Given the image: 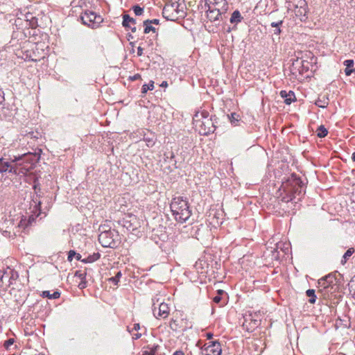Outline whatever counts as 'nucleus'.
Masks as SVG:
<instances>
[{
	"label": "nucleus",
	"mask_w": 355,
	"mask_h": 355,
	"mask_svg": "<svg viewBox=\"0 0 355 355\" xmlns=\"http://www.w3.org/2000/svg\"><path fill=\"white\" fill-rule=\"evenodd\" d=\"M40 156L37 153H24L18 155H10L12 166L19 171L16 175L26 174L40 160Z\"/></svg>",
	"instance_id": "f257e3e1"
},
{
	"label": "nucleus",
	"mask_w": 355,
	"mask_h": 355,
	"mask_svg": "<svg viewBox=\"0 0 355 355\" xmlns=\"http://www.w3.org/2000/svg\"><path fill=\"white\" fill-rule=\"evenodd\" d=\"M170 208L176 221L185 223L191 216V211L186 198L174 197L170 204Z\"/></svg>",
	"instance_id": "f03ea898"
},
{
	"label": "nucleus",
	"mask_w": 355,
	"mask_h": 355,
	"mask_svg": "<svg viewBox=\"0 0 355 355\" xmlns=\"http://www.w3.org/2000/svg\"><path fill=\"white\" fill-rule=\"evenodd\" d=\"M193 124L202 135L213 133L216 130L213 119L209 117V112L205 110L196 112L193 116Z\"/></svg>",
	"instance_id": "7ed1b4c3"
},
{
	"label": "nucleus",
	"mask_w": 355,
	"mask_h": 355,
	"mask_svg": "<svg viewBox=\"0 0 355 355\" xmlns=\"http://www.w3.org/2000/svg\"><path fill=\"white\" fill-rule=\"evenodd\" d=\"M304 184L301 179L295 175H292L286 182H283L282 187L286 193L287 196L283 197L282 200L288 202L293 200L296 196H300L303 192Z\"/></svg>",
	"instance_id": "20e7f679"
},
{
	"label": "nucleus",
	"mask_w": 355,
	"mask_h": 355,
	"mask_svg": "<svg viewBox=\"0 0 355 355\" xmlns=\"http://www.w3.org/2000/svg\"><path fill=\"white\" fill-rule=\"evenodd\" d=\"M101 234L98 235V241L104 248H114L116 246L115 237L118 236L117 232L114 230H107L105 225L99 227Z\"/></svg>",
	"instance_id": "39448f33"
},
{
	"label": "nucleus",
	"mask_w": 355,
	"mask_h": 355,
	"mask_svg": "<svg viewBox=\"0 0 355 355\" xmlns=\"http://www.w3.org/2000/svg\"><path fill=\"white\" fill-rule=\"evenodd\" d=\"M80 19L83 24L87 25L88 27L92 28H97L103 21V18L101 15L89 10H85L80 16Z\"/></svg>",
	"instance_id": "423d86ee"
},
{
	"label": "nucleus",
	"mask_w": 355,
	"mask_h": 355,
	"mask_svg": "<svg viewBox=\"0 0 355 355\" xmlns=\"http://www.w3.org/2000/svg\"><path fill=\"white\" fill-rule=\"evenodd\" d=\"M337 279L336 274L330 273L318 280V286L327 292H331L337 288Z\"/></svg>",
	"instance_id": "0eeeda50"
},
{
	"label": "nucleus",
	"mask_w": 355,
	"mask_h": 355,
	"mask_svg": "<svg viewBox=\"0 0 355 355\" xmlns=\"http://www.w3.org/2000/svg\"><path fill=\"white\" fill-rule=\"evenodd\" d=\"M222 348L218 341H209L201 349L202 355H221Z\"/></svg>",
	"instance_id": "6e6552de"
},
{
	"label": "nucleus",
	"mask_w": 355,
	"mask_h": 355,
	"mask_svg": "<svg viewBox=\"0 0 355 355\" xmlns=\"http://www.w3.org/2000/svg\"><path fill=\"white\" fill-rule=\"evenodd\" d=\"M205 6L227 12L229 8V3L227 0H205Z\"/></svg>",
	"instance_id": "1a4fd4ad"
},
{
	"label": "nucleus",
	"mask_w": 355,
	"mask_h": 355,
	"mask_svg": "<svg viewBox=\"0 0 355 355\" xmlns=\"http://www.w3.org/2000/svg\"><path fill=\"white\" fill-rule=\"evenodd\" d=\"M207 8H208L206 10L207 17L211 22H216L223 20V17H225V15L226 14V12H223L216 8L211 7Z\"/></svg>",
	"instance_id": "9d476101"
},
{
	"label": "nucleus",
	"mask_w": 355,
	"mask_h": 355,
	"mask_svg": "<svg viewBox=\"0 0 355 355\" xmlns=\"http://www.w3.org/2000/svg\"><path fill=\"white\" fill-rule=\"evenodd\" d=\"M142 355H164L158 344H148L143 347Z\"/></svg>",
	"instance_id": "9b49d317"
},
{
	"label": "nucleus",
	"mask_w": 355,
	"mask_h": 355,
	"mask_svg": "<svg viewBox=\"0 0 355 355\" xmlns=\"http://www.w3.org/2000/svg\"><path fill=\"white\" fill-rule=\"evenodd\" d=\"M8 172L9 173L17 174L19 173L17 168L12 166L11 160H6L3 157H0V173Z\"/></svg>",
	"instance_id": "f8f14e48"
},
{
	"label": "nucleus",
	"mask_w": 355,
	"mask_h": 355,
	"mask_svg": "<svg viewBox=\"0 0 355 355\" xmlns=\"http://www.w3.org/2000/svg\"><path fill=\"white\" fill-rule=\"evenodd\" d=\"M135 24L136 20L134 18L127 14L123 15L122 25L125 29H130L132 33H135L137 31Z\"/></svg>",
	"instance_id": "ddd939ff"
},
{
	"label": "nucleus",
	"mask_w": 355,
	"mask_h": 355,
	"mask_svg": "<svg viewBox=\"0 0 355 355\" xmlns=\"http://www.w3.org/2000/svg\"><path fill=\"white\" fill-rule=\"evenodd\" d=\"M308 64L307 61L297 58L293 62V69H297L300 73L302 74L309 70Z\"/></svg>",
	"instance_id": "4468645a"
},
{
	"label": "nucleus",
	"mask_w": 355,
	"mask_h": 355,
	"mask_svg": "<svg viewBox=\"0 0 355 355\" xmlns=\"http://www.w3.org/2000/svg\"><path fill=\"white\" fill-rule=\"evenodd\" d=\"M174 4L166 5L162 10L163 17L167 20L174 21L176 15L174 14Z\"/></svg>",
	"instance_id": "2eb2a0df"
},
{
	"label": "nucleus",
	"mask_w": 355,
	"mask_h": 355,
	"mask_svg": "<svg viewBox=\"0 0 355 355\" xmlns=\"http://www.w3.org/2000/svg\"><path fill=\"white\" fill-rule=\"evenodd\" d=\"M169 314V308L168 304L164 302H160L157 308V314L155 315L157 318H166Z\"/></svg>",
	"instance_id": "dca6fc26"
},
{
	"label": "nucleus",
	"mask_w": 355,
	"mask_h": 355,
	"mask_svg": "<svg viewBox=\"0 0 355 355\" xmlns=\"http://www.w3.org/2000/svg\"><path fill=\"white\" fill-rule=\"evenodd\" d=\"M280 96L284 99V103L286 105L291 104L292 102L296 101L295 93L293 91L286 92L282 90L280 92Z\"/></svg>",
	"instance_id": "f3484780"
},
{
	"label": "nucleus",
	"mask_w": 355,
	"mask_h": 355,
	"mask_svg": "<svg viewBox=\"0 0 355 355\" xmlns=\"http://www.w3.org/2000/svg\"><path fill=\"white\" fill-rule=\"evenodd\" d=\"M243 19V16L241 15L239 10H234L230 17V22L236 26L239 23L241 22Z\"/></svg>",
	"instance_id": "a211bd4d"
},
{
	"label": "nucleus",
	"mask_w": 355,
	"mask_h": 355,
	"mask_svg": "<svg viewBox=\"0 0 355 355\" xmlns=\"http://www.w3.org/2000/svg\"><path fill=\"white\" fill-rule=\"evenodd\" d=\"M164 160L165 162H168L169 164L168 167L177 168L176 161L175 160V155L173 152H168L167 153H164Z\"/></svg>",
	"instance_id": "6ab92c4d"
},
{
	"label": "nucleus",
	"mask_w": 355,
	"mask_h": 355,
	"mask_svg": "<svg viewBox=\"0 0 355 355\" xmlns=\"http://www.w3.org/2000/svg\"><path fill=\"white\" fill-rule=\"evenodd\" d=\"M131 219L130 220H123V226L129 231H134L137 229V226L136 223V218L135 217H130Z\"/></svg>",
	"instance_id": "aec40b11"
},
{
	"label": "nucleus",
	"mask_w": 355,
	"mask_h": 355,
	"mask_svg": "<svg viewBox=\"0 0 355 355\" xmlns=\"http://www.w3.org/2000/svg\"><path fill=\"white\" fill-rule=\"evenodd\" d=\"M35 217L33 215H31L28 217V219L27 220L26 218H21L19 226L20 227L26 228L28 225H31L33 222H35Z\"/></svg>",
	"instance_id": "412c9836"
},
{
	"label": "nucleus",
	"mask_w": 355,
	"mask_h": 355,
	"mask_svg": "<svg viewBox=\"0 0 355 355\" xmlns=\"http://www.w3.org/2000/svg\"><path fill=\"white\" fill-rule=\"evenodd\" d=\"M344 65L346 67L345 69V73L347 76H350L354 69H352L354 67V62L353 60H346L343 62Z\"/></svg>",
	"instance_id": "4be33fe9"
},
{
	"label": "nucleus",
	"mask_w": 355,
	"mask_h": 355,
	"mask_svg": "<svg viewBox=\"0 0 355 355\" xmlns=\"http://www.w3.org/2000/svg\"><path fill=\"white\" fill-rule=\"evenodd\" d=\"M315 104L322 108H325L329 105V98L327 96L319 97Z\"/></svg>",
	"instance_id": "5701e85b"
},
{
	"label": "nucleus",
	"mask_w": 355,
	"mask_h": 355,
	"mask_svg": "<svg viewBox=\"0 0 355 355\" xmlns=\"http://www.w3.org/2000/svg\"><path fill=\"white\" fill-rule=\"evenodd\" d=\"M101 257L99 252H94L92 254L89 255L87 257L81 260V262L87 263H93L97 261Z\"/></svg>",
	"instance_id": "b1692460"
},
{
	"label": "nucleus",
	"mask_w": 355,
	"mask_h": 355,
	"mask_svg": "<svg viewBox=\"0 0 355 355\" xmlns=\"http://www.w3.org/2000/svg\"><path fill=\"white\" fill-rule=\"evenodd\" d=\"M42 296L49 299H58L60 296V293L58 291H55L51 294L49 291H44L42 292Z\"/></svg>",
	"instance_id": "393cba45"
},
{
	"label": "nucleus",
	"mask_w": 355,
	"mask_h": 355,
	"mask_svg": "<svg viewBox=\"0 0 355 355\" xmlns=\"http://www.w3.org/2000/svg\"><path fill=\"white\" fill-rule=\"evenodd\" d=\"M306 295L309 297V302L311 304H315L317 297L315 293V290L308 289L306 291Z\"/></svg>",
	"instance_id": "a878e982"
},
{
	"label": "nucleus",
	"mask_w": 355,
	"mask_h": 355,
	"mask_svg": "<svg viewBox=\"0 0 355 355\" xmlns=\"http://www.w3.org/2000/svg\"><path fill=\"white\" fill-rule=\"evenodd\" d=\"M317 136L320 138H323L327 136L328 131L324 125H320L316 130Z\"/></svg>",
	"instance_id": "bb28decb"
},
{
	"label": "nucleus",
	"mask_w": 355,
	"mask_h": 355,
	"mask_svg": "<svg viewBox=\"0 0 355 355\" xmlns=\"http://www.w3.org/2000/svg\"><path fill=\"white\" fill-rule=\"evenodd\" d=\"M143 25L144 27V33L147 34V33H150V31L155 33L156 28L154 26H153L152 24H150V23L149 24L146 23V20L144 21Z\"/></svg>",
	"instance_id": "cd10ccee"
},
{
	"label": "nucleus",
	"mask_w": 355,
	"mask_h": 355,
	"mask_svg": "<svg viewBox=\"0 0 355 355\" xmlns=\"http://www.w3.org/2000/svg\"><path fill=\"white\" fill-rule=\"evenodd\" d=\"M154 89V82L150 81L148 84H144L141 87V93L145 94L148 90H153Z\"/></svg>",
	"instance_id": "c85d7f7f"
},
{
	"label": "nucleus",
	"mask_w": 355,
	"mask_h": 355,
	"mask_svg": "<svg viewBox=\"0 0 355 355\" xmlns=\"http://www.w3.org/2000/svg\"><path fill=\"white\" fill-rule=\"evenodd\" d=\"M354 252V248H349L345 252L344 255L343 256V259L341 260V263L343 264H345L346 263L347 260L349 259V257H351L353 254Z\"/></svg>",
	"instance_id": "c756f323"
},
{
	"label": "nucleus",
	"mask_w": 355,
	"mask_h": 355,
	"mask_svg": "<svg viewBox=\"0 0 355 355\" xmlns=\"http://www.w3.org/2000/svg\"><path fill=\"white\" fill-rule=\"evenodd\" d=\"M122 276V273L121 271H118L116 272V274L112 277H110L108 280L110 282H112L114 285H117L119 282V279Z\"/></svg>",
	"instance_id": "7c9ffc66"
},
{
	"label": "nucleus",
	"mask_w": 355,
	"mask_h": 355,
	"mask_svg": "<svg viewBox=\"0 0 355 355\" xmlns=\"http://www.w3.org/2000/svg\"><path fill=\"white\" fill-rule=\"evenodd\" d=\"M6 103H5V98H4V92L0 89V111H3L5 109Z\"/></svg>",
	"instance_id": "2f4dec72"
},
{
	"label": "nucleus",
	"mask_w": 355,
	"mask_h": 355,
	"mask_svg": "<svg viewBox=\"0 0 355 355\" xmlns=\"http://www.w3.org/2000/svg\"><path fill=\"white\" fill-rule=\"evenodd\" d=\"M230 120L232 124L236 125L237 123L239 121V115L235 112H233L231 114V116H230Z\"/></svg>",
	"instance_id": "473e14b6"
},
{
	"label": "nucleus",
	"mask_w": 355,
	"mask_h": 355,
	"mask_svg": "<svg viewBox=\"0 0 355 355\" xmlns=\"http://www.w3.org/2000/svg\"><path fill=\"white\" fill-rule=\"evenodd\" d=\"M132 10L137 16H140L144 13V8L139 5H135L132 7Z\"/></svg>",
	"instance_id": "72a5a7b5"
},
{
	"label": "nucleus",
	"mask_w": 355,
	"mask_h": 355,
	"mask_svg": "<svg viewBox=\"0 0 355 355\" xmlns=\"http://www.w3.org/2000/svg\"><path fill=\"white\" fill-rule=\"evenodd\" d=\"M159 299L157 297H154L153 299H152V302H153V314L154 315H156L157 314V306H156V304L157 303L159 304Z\"/></svg>",
	"instance_id": "f704fd0d"
},
{
	"label": "nucleus",
	"mask_w": 355,
	"mask_h": 355,
	"mask_svg": "<svg viewBox=\"0 0 355 355\" xmlns=\"http://www.w3.org/2000/svg\"><path fill=\"white\" fill-rule=\"evenodd\" d=\"M75 277H78L80 280L86 279L87 273L86 272H83L81 270H76L75 272Z\"/></svg>",
	"instance_id": "c9c22d12"
},
{
	"label": "nucleus",
	"mask_w": 355,
	"mask_h": 355,
	"mask_svg": "<svg viewBox=\"0 0 355 355\" xmlns=\"http://www.w3.org/2000/svg\"><path fill=\"white\" fill-rule=\"evenodd\" d=\"M14 343V339L13 338H10L7 340L5 341L4 344H3V346L8 349L9 348L12 344Z\"/></svg>",
	"instance_id": "e433bc0d"
},
{
	"label": "nucleus",
	"mask_w": 355,
	"mask_h": 355,
	"mask_svg": "<svg viewBox=\"0 0 355 355\" xmlns=\"http://www.w3.org/2000/svg\"><path fill=\"white\" fill-rule=\"evenodd\" d=\"M76 254V252L74 250H70L68 252L67 260L69 261H71L73 260V257H75Z\"/></svg>",
	"instance_id": "4c0bfd02"
},
{
	"label": "nucleus",
	"mask_w": 355,
	"mask_h": 355,
	"mask_svg": "<svg viewBox=\"0 0 355 355\" xmlns=\"http://www.w3.org/2000/svg\"><path fill=\"white\" fill-rule=\"evenodd\" d=\"M146 23H150V24H159V20L157 19H146Z\"/></svg>",
	"instance_id": "58836bf2"
},
{
	"label": "nucleus",
	"mask_w": 355,
	"mask_h": 355,
	"mask_svg": "<svg viewBox=\"0 0 355 355\" xmlns=\"http://www.w3.org/2000/svg\"><path fill=\"white\" fill-rule=\"evenodd\" d=\"M87 286V281H86V279H83V280H80V282L78 284V287L80 288V289H83L85 288H86Z\"/></svg>",
	"instance_id": "ea45409f"
},
{
	"label": "nucleus",
	"mask_w": 355,
	"mask_h": 355,
	"mask_svg": "<svg viewBox=\"0 0 355 355\" xmlns=\"http://www.w3.org/2000/svg\"><path fill=\"white\" fill-rule=\"evenodd\" d=\"M141 78V76L139 73H136L134 76L129 77V79L132 81H135V80H139Z\"/></svg>",
	"instance_id": "a19ab883"
},
{
	"label": "nucleus",
	"mask_w": 355,
	"mask_h": 355,
	"mask_svg": "<svg viewBox=\"0 0 355 355\" xmlns=\"http://www.w3.org/2000/svg\"><path fill=\"white\" fill-rule=\"evenodd\" d=\"M221 300H222V296H220V295H216L215 297H214L213 298V301L216 303V304H220L221 302Z\"/></svg>",
	"instance_id": "79ce46f5"
},
{
	"label": "nucleus",
	"mask_w": 355,
	"mask_h": 355,
	"mask_svg": "<svg viewBox=\"0 0 355 355\" xmlns=\"http://www.w3.org/2000/svg\"><path fill=\"white\" fill-rule=\"evenodd\" d=\"M283 24V21L282 20H280L279 21H277V22H272L270 26L272 27V28H277V26H281Z\"/></svg>",
	"instance_id": "37998d69"
},
{
	"label": "nucleus",
	"mask_w": 355,
	"mask_h": 355,
	"mask_svg": "<svg viewBox=\"0 0 355 355\" xmlns=\"http://www.w3.org/2000/svg\"><path fill=\"white\" fill-rule=\"evenodd\" d=\"M139 329H140V325H139V324L136 323V324H134V327H133L132 329V330H130V329H128V331H129V332H130V333H132V331L133 330H135V331H139Z\"/></svg>",
	"instance_id": "c03bdc74"
},
{
	"label": "nucleus",
	"mask_w": 355,
	"mask_h": 355,
	"mask_svg": "<svg viewBox=\"0 0 355 355\" xmlns=\"http://www.w3.org/2000/svg\"><path fill=\"white\" fill-rule=\"evenodd\" d=\"M282 31L280 26H277V28H275L273 30V34L276 35H279L281 33Z\"/></svg>",
	"instance_id": "a18cd8bd"
},
{
	"label": "nucleus",
	"mask_w": 355,
	"mask_h": 355,
	"mask_svg": "<svg viewBox=\"0 0 355 355\" xmlns=\"http://www.w3.org/2000/svg\"><path fill=\"white\" fill-rule=\"evenodd\" d=\"M146 142H147V146H148V147H151V146H153L154 145V144H155V143H154V141H153V139H146Z\"/></svg>",
	"instance_id": "49530a36"
},
{
	"label": "nucleus",
	"mask_w": 355,
	"mask_h": 355,
	"mask_svg": "<svg viewBox=\"0 0 355 355\" xmlns=\"http://www.w3.org/2000/svg\"><path fill=\"white\" fill-rule=\"evenodd\" d=\"M143 51H144L143 48H142V47H141V46H139V47L137 48V55H138V56H141V55H142V54H143Z\"/></svg>",
	"instance_id": "de8ad7c7"
},
{
	"label": "nucleus",
	"mask_w": 355,
	"mask_h": 355,
	"mask_svg": "<svg viewBox=\"0 0 355 355\" xmlns=\"http://www.w3.org/2000/svg\"><path fill=\"white\" fill-rule=\"evenodd\" d=\"M141 336V334H139V333H136V334H134L133 336H132V338L134 340H137L139 339L140 337Z\"/></svg>",
	"instance_id": "09e8293b"
},
{
	"label": "nucleus",
	"mask_w": 355,
	"mask_h": 355,
	"mask_svg": "<svg viewBox=\"0 0 355 355\" xmlns=\"http://www.w3.org/2000/svg\"><path fill=\"white\" fill-rule=\"evenodd\" d=\"M76 259L78 260V261H80L83 260L81 258V255L78 253H76V256H75Z\"/></svg>",
	"instance_id": "8fccbe9b"
},
{
	"label": "nucleus",
	"mask_w": 355,
	"mask_h": 355,
	"mask_svg": "<svg viewBox=\"0 0 355 355\" xmlns=\"http://www.w3.org/2000/svg\"><path fill=\"white\" fill-rule=\"evenodd\" d=\"M173 355H184L182 351H176L173 353Z\"/></svg>",
	"instance_id": "3c124183"
},
{
	"label": "nucleus",
	"mask_w": 355,
	"mask_h": 355,
	"mask_svg": "<svg viewBox=\"0 0 355 355\" xmlns=\"http://www.w3.org/2000/svg\"><path fill=\"white\" fill-rule=\"evenodd\" d=\"M160 86L162 87H166L168 86V83L166 81H163Z\"/></svg>",
	"instance_id": "603ef678"
},
{
	"label": "nucleus",
	"mask_w": 355,
	"mask_h": 355,
	"mask_svg": "<svg viewBox=\"0 0 355 355\" xmlns=\"http://www.w3.org/2000/svg\"><path fill=\"white\" fill-rule=\"evenodd\" d=\"M225 294V292L223 290H218L217 295H220V296H222L223 295Z\"/></svg>",
	"instance_id": "864d4df0"
},
{
	"label": "nucleus",
	"mask_w": 355,
	"mask_h": 355,
	"mask_svg": "<svg viewBox=\"0 0 355 355\" xmlns=\"http://www.w3.org/2000/svg\"><path fill=\"white\" fill-rule=\"evenodd\" d=\"M212 336H213V334L211 333H208L207 334V337L208 339H211L212 338Z\"/></svg>",
	"instance_id": "5fc2aeb1"
},
{
	"label": "nucleus",
	"mask_w": 355,
	"mask_h": 355,
	"mask_svg": "<svg viewBox=\"0 0 355 355\" xmlns=\"http://www.w3.org/2000/svg\"><path fill=\"white\" fill-rule=\"evenodd\" d=\"M352 159L354 162H355V152L352 154Z\"/></svg>",
	"instance_id": "6e6d98bb"
},
{
	"label": "nucleus",
	"mask_w": 355,
	"mask_h": 355,
	"mask_svg": "<svg viewBox=\"0 0 355 355\" xmlns=\"http://www.w3.org/2000/svg\"><path fill=\"white\" fill-rule=\"evenodd\" d=\"M301 9L302 10V11L305 13L306 12V8H303L302 6H301Z\"/></svg>",
	"instance_id": "4d7b16f0"
},
{
	"label": "nucleus",
	"mask_w": 355,
	"mask_h": 355,
	"mask_svg": "<svg viewBox=\"0 0 355 355\" xmlns=\"http://www.w3.org/2000/svg\"><path fill=\"white\" fill-rule=\"evenodd\" d=\"M33 188H34V189H35V190H36V189H37V185L35 184V185L33 186Z\"/></svg>",
	"instance_id": "13d9d810"
},
{
	"label": "nucleus",
	"mask_w": 355,
	"mask_h": 355,
	"mask_svg": "<svg viewBox=\"0 0 355 355\" xmlns=\"http://www.w3.org/2000/svg\"><path fill=\"white\" fill-rule=\"evenodd\" d=\"M130 38H132H132H133V37H132L131 35H128V40H130Z\"/></svg>",
	"instance_id": "bf43d9fd"
},
{
	"label": "nucleus",
	"mask_w": 355,
	"mask_h": 355,
	"mask_svg": "<svg viewBox=\"0 0 355 355\" xmlns=\"http://www.w3.org/2000/svg\"><path fill=\"white\" fill-rule=\"evenodd\" d=\"M302 3H303V4H304V6H306V2H305V1H304V0L303 1V2H302Z\"/></svg>",
	"instance_id": "052dcab7"
}]
</instances>
